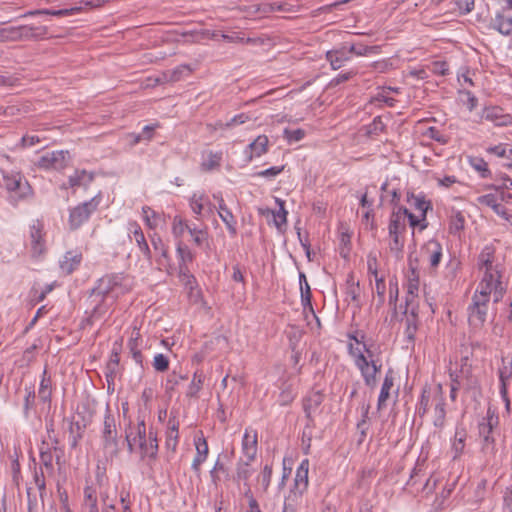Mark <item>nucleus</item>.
<instances>
[{"label": "nucleus", "mask_w": 512, "mask_h": 512, "mask_svg": "<svg viewBox=\"0 0 512 512\" xmlns=\"http://www.w3.org/2000/svg\"><path fill=\"white\" fill-rule=\"evenodd\" d=\"M125 441L129 453H133L135 446L138 445L142 457H148L155 460L158 453L157 433L150 427L147 432L144 418L138 416L137 423H134L128 417V423L124 428Z\"/></svg>", "instance_id": "nucleus-1"}, {"label": "nucleus", "mask_w": 512, "mask_h": 512, "mask_svg": "<svg viewBox=\"0 0 512 512\" xmlns=\"http://www.w3.org/2000/svg\"><path fill=\"white\" fill-rule=\"evenodd\" d=\"M0 185L4 187L12 202L27 200L33 196V189L27 179L19 172H2Z\"/></svg>", "instance_id": "nucleus-2"}, {"label": "nucleus", "mask_w": 512, "mask_h": 512, "mask_svg": "<svg viewBox=\"0 0 512 512\" xmlns=\"http://www.w3.org/2000/svg\"><path fill=\"white\" fill-rule=\"evenodd\" d=\"M126 282L127 278L121 273L107 274L98 280L97 285L91 290L90 294L105 300H108L112 294L113 298H117L129 290Z\"/></svg>", "instance_id": "nucleus-3"}, {"label": "nucleus", "mask_w": 512, "mask_h": 512, "mask_svg": "<svg viewBox=\"0 0 512 512\" xmlns=\"http://www.w3.org/2000/svg\"><path fill=\"white\" fill-rule=\"evenodd\" d=\"M101 441L102 447L105 454L106 459H114L118 457L120 448H119V439L116 428V419L114 415L111 413L109 406L107 405L106 412L103 420V428L101 431Z\"/></svg>", "instance_id": "nucleus-4"}, {"label": "nucleus", "mask_w": 512, "mask_h": 512, "mask_svg": "<svg viewBox=\"0 0 512 512\" xmlns=\"http://www.w3.org/2000/svg\"><path fill=\"white\" fill-rule=\"evenodd\" d=\"M482 296H472L467 307L468 324L473 330H480L488 317L489 303Z\"/></svg>", "instance_id": "nucleus-5"}, {"label": "nucleus", "mask_w": 512, "mask_h": 512, "mask_svg": "<svg viewBox=\"0 0 512 512\" xmlns=\"http://www.w3.org/2000/svg\"><path fill=\"white\" fill-rule=\"evenodd\" d=\"M99 200L96 197L89 201L83 202L70 210L69 213V227L71 230H77L80 228L90 216L97 210Z\"/></svg>", "instance_id": "nucleus-6"}, {"label": "nucleus", "mask_w": 512, "mask_h": 512, "mask_svg": "<svg viewBox=\"0 0 512 512\" xmlns=\"http://www.w3.org/2000/svg\"><path fill=\"white\" fill-rule=\"evenodd\" d=\"M498 423V416L489 408L486 417H484L478 425L479 436L483 439L482 449L485 452H494L495 450L493 430Z\"/></svg>", "instance_id": "nucleus-7"}, {"label": "nucleus", "mask_w": 512, "mask_h": 512, "mask_svg": "<svg viewBox=\"0 0 512 512\" xmlns=\"http://www.w3.org/2000/svg\"><path fill=\"white\" fill-rule=\"evenodd\" d=\"M398 217L389 219L388 234H389V249L396 258L402 257L405 239L403 233L406 230V224L400 223Z\"/></svg>", "instance_id": "nucleus-8"}, {"label": "nucleus", "mask_w": 512, "mask_h": 512, "mask_svg": "<svg viewBox=\"0 0 512 512\" xmlns=\"http://www.w3.org/2000/svg\"><path fill=\"white\" fill-rule=\"evenodd\" d=\"M505 5L491 19V27L502 35H512V0H504Z\"/></svg>", "instance_id": "nucleus-9"}, {"label": "nucleus", "mask_w": 512, "mask_h": 512, "mask_svg": "<svg viewBox=\"0 0 512 512\" xmlns=\"http://www.w3.org/2000/svg\"><path fill=\"white\" fill-rule=\"evenodd\" d=\"M88 300L93 305V308L90 312L86 311L87 317L82 320L81 328L94 325L97 321L103 319L109 310V304L103 298L90 294Z\"/></svg>", "instance_id": "nucleus-10"}, {"label": "nucleus", "mask_w": 512, "mask_h": 512, "mask_svg": "<svg viewBox=\"0 0 512 512\" xmlns=\"http://www.w3.org/2000/svg\"><path fill=\"white\" fill-rule=\"evenodd\" d=\"M68 158V151L47 152L39 158L38 166L43 169L62 170L66 167Z\"/></svg>", "instance_id": "nucleus-11"}, {"label": "nucleus", "mask_w": 512, "mask_h": 512, "mask_svg": "<svg viewBox=\"0 0 512 512\" xmlns=\"http://www.w3.org/2000/svg\"><path fill=\"white\" fill-rule=\"evenodd\" d=\"M442 392V385L438 384L437 387L432 388L429 384H425L422 388L419 401L416 405V414L423 418L428 412L430 406H433L435 396Z\"/></svg>", "instance_id": "nucleus-12"}, {"label": "nucleus", "mask_w": 512, "mask_h": 512, "mask_svg": "<svg viewBox=\"0 0 512 512\" xmlns=\"http://www.w3.org/2000/svg\"><path fill=\"white\" fill-rule=\"evenodd\" d=\"M481 119L493 123L497 127H507L512 125V116L504 113L499 106L485 107L481 113Z\"/></svg>", "instance_id": "nucleus-13"}, {"label": "nucleus", "mask_w": 512, "mask_h": 512, "mask_svg": "<svg viewBox=\"0 0 512 512\" xmlns=\"http://www.w3.org/2000/svg\"><path fill=\"white\" fill-rule=\"evenodd\" d=\"M309 460L303 459L296 470L294 486L290 494L295 498H300L308 487Z\"/></svg>", "instance_id": "nucleus-14"}, {"label": "nucleus", "mask_w": 512, "mask_h": 512, "mask_svg": "<svg viewBox=\"0 0 512 512\" xmlns=\"http://www.w3.org/2000/svg\"><path fill=\"white\" fill-rule=\"evenodd\" d=\"M43 228V223L39 220L34 221L30 226V246L33 257H39L45 251Z\"/></svg>", "instance_id": "nucleus-15"}, {"label": "nucleus", "mask_w": 512, "mask_h": 512, "mask_svg": "<svg viewBox=\"0 0 512 512\" xmlns=\"http://www.w3.org/2000/svg\"><path fill=\"white\" fill-rule=\"evenodd\" d=\"M325 394L321 390H312L303 398V410L308 420L307 426L313 425L312 413L323 403Z\"/></svg>", "instance_id": "nucleus-16"}, {"label": "nucleus", "mask_w": 512, "mask_h": 512, "mask_svg": "<svg viewBox=\"0 0 512 512\" xmlns=\"http://www.w3.org/2000/svg\"><path fill=\"white\" fill-rule=\"evenodd\" d=\"M48 27L43 25H19V41H40L47 38Z\"/></svg>", "instance_id": "nucleus-17"}, {"label": "nucleus", "mask_w": 512, "mask_h": 512, "mask_svg": "<svg viewBox=\"0 0 512 512\" xmlns=\"http://www.w3.org/2000/svg\"><path fill=\"white\" fill-rule=\"evenodd\" d=\"M150 241L154 251L159 254V257L156 259L159 269L168 270L171 267V258L168 254V247L156 233L150 236Z\"/></svg>", "instance_id": "nucleus-18"}, {"label": "nucleus", "mask_w": 512, "mask_h": 512, "mask_svg": "<svg viewBox=\"0 0 512 512\" xmlns=\"http://www.w3.org/2000/svg\"><path fill=\"white\" fill-rule=\"evenodd\" d=\"M120 352H121V344L115 342L113 344V348L111 350L109 361L106 365L105 376L108 383V388L113 384L114 378L118 373V367L120 362Z\"/></svg>", "instance_id": "nucleus-19"}, {"label": "nucleus", "mask_w": 512, "mask_h": 512, "mask_svg": "<svg viewBox=\"0 0 512 512\" xmlns=\"http://www.w3.org/2000/svg\"><path fill=\"white\" fill-rule=\"evenodd\" d=\"M422 255L428 260L431 269L438 267L442 258V246L437 240L428 241L422 248Z\"/></svg>", "instance_id": "nucleus-20"}, {"label": "nucleus", "mask_w": 512, "mask_h": 512, "mask_svg": "<svg viewBox=\"0 0 512 512\" xmlns=\"http://www.w3.org/2000/svg\"><path fill=\"white\" fill-rule=\"evenodd\" d=\"M128 230L133 235V239L137 243V246L139 247L144 257L151 263L152 253L139 224L137 222H130Z\"/></svg>", "instance_id": "nucleus-21"}, {"label": "nucleus", "mask_w": 512, "mask_h": 512, "mask_svg": "<svg viewBox=\"0 0 512 512\" xmlns=\"http://www.w3.org/2000/svg\"><path fill=\"white\" fill-rule=\"evenodd\" d=\"M269 139L266 135H259L253 142H251L245 149L247 161H252L254 157H260L267 153Z\"/></svg>", "instance_id": "nucleus-22"}, {"label": "nucleus", "mask_w": 512, "mask_h": 512, "mask_svg": "<svg viewBox=\"0 0 512 512\" xmlns=\"http://www.w3.org/2000/svg\"><path fill=\"white\" fill-rule=\"evenodd\" d=\"M503 366L499 368L500 395L505 402L506 408L509 409L510 400L507 391V382L512 377V355L508 365H505V359H502Z\"/></svg>", "instance_id": "nucleus-23"}, {"label": "nucleus", "mask_w": 512, "mask_h": 512, "mask_svg": "<svg viewBox=\"0 0 512 512\" xmlns=\"http://www.w3.org/2000/svg\"><path fill=\"white\" fill-rule=\"evenodd\" d=\"M82 261V254L77 251H68L60 262V268L63 273L69 275L73 273Z\"/></svg>", "instance_id": "nucleus-24"}, {"label": "nucleus", "mask_w": 512, "mask_h": 512, "mask_svg": "<svg viewBox=\"0 0 512 512\" xmlns=\"http://www.w3.org/2000/svg\"><path fill=\"white\" fill-rule=\"evenodd\" d=\"M218 214L221 220L226 224L229 234L231 236H235L237 234L236 220L230 209L226 206L222 197H220Z\"/></svg>", "instance_id": "nucleus-25"}, {"label": "nucleus", "mask_w": 512, "mask_h": 512, "mask_svg": "<svg viewBox=\"0 0 512 512\" xmlns=\"http://www.w3.org/2000/svg\"><path fill=\"white\" fill-rule=\"evenodd\" d=\"M275 202L279 206V210L278 211H273V210H271L269 208H266V209H259V212L262 215L272 214L273 217H274V224H275V226L278 229H280L281 226L285 225L286 222H287V214H288V212L285 209V202L282 199L276 198Z\"/></svg>", "instance_id": "nucleus-26"}, {"label": "nucleus", "mask_w": 512, "mask_h": 512, "mask_svg": "<svg viewBox=\"0 0 512 512\" xmlns=\"http://www.w3.org/2000/svg\"><path fill=\"white\" fill-rule=\"evenodd\" d=\"M434 419L433 424L435 427L442 428L445 424L446 410L445 398L443 393H438L434 399Z\"/></svg>", "instance_id": "nucleus-27"}, {"label": "nucleus", "mask_w": 512, "mask_h": 512, "mask_svg": "<svg viewBox=\"0 0 512 512\" xmlns=\"http://www.w3.org/2000/svg\"><path fill=\"white\" fill-rule=\"evenodd\" d=\"M250 462L251 461H248V459H246V460L240 459L238 461L237 467H236L235 479L238 481L244 482V485L247 487L246 495L248 494V492H250V485H249L248 481L254 473V469L251 467Z\"/></svg>", "instance_id": "nucleus-28"}, {"label": "nucleus", "mask_w": 512, "mask_h": 512, "mask_svg": "<svg viewBox=\"0 0 512 512\" xmlns=\"http://www.w3.org/2000/svg\"><path fill=\"white\" fill-rule=\"evenodd\" d=\"M326 59L330 62L333 70L341 68L344 62L351 59L349 50L342 48L340 50H331L326 53Z\"/></svg>", "instance_id": "nucleus-29"}, {"label": "nucleus", "mask_w": 512, "mask_h": 512, "mask_svg": "<svg viewBox=\"0 0 512 512\" xmlns=\"http://www.w3.org/2000/svg\"><path fill=\"white\" fill-rule=\"evenodd\" d=\"M393 374L394 373H393L392 369H389L386 372V375H385V378H384V381H383V384H382V387L380 390V394L378 397V404H377L378 410H381L385 406L386 401L390 396V390L394 385V375Z\"/></svg>", "instance_id": "nucleus-30"}, {"label": "nucleus", "mask_w": 512, "mask_h": 512, "mask_svg": "<svg viewBox=\"0 0 512 512\" xmlns=\"http://www.w3.org/2000/svg\"><path fill=\"white\" fill-rule=\"evenodd\" d=\"M242 451L248 461H253L257 453V434L250 435L245 432L242 440Z\"/></svg>", "instance_id": "nucleus-31"}, {"label": "nucleus", "mask_w": 512, "mask_h": 512, "mask_svg": "<svg viewBox=\"0 0 512 512\" xmlns=\"http://www.w3.org/2000/svg\"><path fill=\"white\" fill-rule=\"evenodd\" d=\"M142 339L139 331L133 332L128 341V348L134 361L140 366L143 365V355L141 352Z\"/></svg>", "instance_id": "nucleus-32"}, {"label": "nucleus", "mask_w": 512, "mask_h": 512, "mask_svg": "<svg viewBox=\"0 0 512 512\" xmlns=\"http://www.w3.org/2000/svg\"><path fill=\"white\" fill-rule=\"evenodd\" d=\"M356 367L360 370L364 383L368 387L374 388L377 384V377H374L367 357H360Z\"/></svg>", "instance_id": "nucleus-33"}, {"label": "nucleus", "mask_w": 512, "mask_h": 512, "mask_svg": "<svg viewBox=\"0 0 512 512\" xmlns=\"http://www.w3.org/2000/svg\"><path fill=\"white\" fill-rule=\"evenodd\" d=\"M495 248L491 245L485 246L478 256V267L480 270L494 269Z\"/></svg>", "instance_id": "nucleus-34"}, {"label": "nucleus", "mask_w": 512, "mask_h": 512, "mask_svg": "<svg viewBox=\"0 0 512 512\" xmlns=\"http://www.w3.org/2000/svg\"><path fill=\"white\" fill-rule=\"evenodd\" d=\"M51 383V378L50 376H48L47 369H44L42 379L39 385L38 396L43 403H48L49 405L51 404L52 398Z\"/></svg>", "instance_id": "nucleus-35"}, {"label": "nucleus", "mask_w": 512, "mask_h": 512, "mask_svg": "<svg viewBox=\"0 0 512 512\" xmlns=\"http://www.w3.org/2000/svg\"><path fill=\"white\" fill-rule=\"evenodd\" d=\"M299 282H300V291H301V302L304 309L309 308L313 313L312 307V293L310 286L306 280V276L303 272L299 274Z\"/></svg>", "instance_id": "nucleus-36"}, {"label": "nucleus", "mask_w": 512, "mask_h": 512, "mask_svg": "<svg viewBox=\"0 0 512 512\" xmlns=\"http://www.w3.org/2000/svg\"><path fill=\"white\" fill-rule=\"evenodd\" d=\"M81 10L80 7H72L70 9L50 10V9H39L31 10L22 15V17L36 16V15H53V16H68L73 15Z\"/></svg>", "instance_id": "nucleus-37"}, {"label": "nucleus", "mask_w": 512, "mask_h": 512, "mask_svg": "<svg viewBox=\"0 0 512 512\" xmlns=\"http://www.w3.org/2000/svg\"><path fill=\"white\" fill-rule=\"evenodd\" d=\"M467 433L465 429L457 428L454 435V440L452 442V452H453V459H458L465 448V441H466Z\"/></svg>", "instance_id": "nucleus-38"}, {"label": "nucleus", "mask_w": 512, "mask_h": 512, "mask_svg": "<svg viewBox=\"0 0 512 512\" xmlns=\"http://www.w3.org/2000/svg\"><path fill=\"white\" fill-rule=\"evenodd\" d=\"M409 270L410 274L408 275V285H407V295L406 296H417V291L419 289V273L417 268L413 265V260L409 258Z\"/></svg>", "instance_id": "nucleus-39"}, {"label": "nucleus", "mask_w": 512, "mask_h": 512, "mask_svg": "<svg viewBox=\"0 0 512 512\" xmlns=\"http://www.w3.org/2000/svg\"><path fill=\"white\" fill-rule=\"evenodd\" d=\"M465 227V216L459 210H453L449 220V233L453 235L460 234Z\"/></svg>", "instance_id": "nucleus-40"}, {"label": "nucleus", "mask_w": 512, "mask_h": 512, "mask_svg": "<svg viewBox=\"0 0 512 512\" xmlns=\"http://www.w3.org/2000/svg\"><path fill=\"white\" fill-rule=\"evenodd\" d=\"M369 409H370V406L367 404H363L362 405V419L357 423V430L359 432V438H358V444L361 445L366 436H367V431L369 430V427H370V424H369V417H368V414H369Z\"/></svg>", "instance_id": "nucleus-41"}, {"label": "nucleus", "mask_w": 512, "mask_h": 512, "mask_svg": "<svg viewBox=\"0 0 512 512\" xmlns=\"http://www.w3.org/2000/svg\"><path fill=\"white\" fill-rule=\"evenodd\" d=\"M92 180L93 175L91 173L85 170H76L75 173L69 177V185L70 187H79L91 183Z\"/></svg>", "instance_id": "nucleus-42"}, {"label": "nucleus", "mask_w": 512, "mask_h": 512, "mask_svg": "<svg viewBox=\"0 0 512 512\" xmlns=\"http://www.w3.org/2000/svg\"><path fill=\"white\" fill-rule=\"evenodd\" d=\"M84 505L87 507L88 512H99L96 490L91 486L84 488Z\"/></svg>", "instance_id": "nucleus-43"}, {"label": "nucleus", "mask_w": 512, "mask_h": 512, "mask_svg": "<svg viewBox=\"0 0 512 512\" xmlns=\"http://www.w3.org/2000/svg\"><path fill=\"white\" fill-rule=\"evenodd\" d=\"M360 205L365 208V213L363 218L368 222L371 220L370 228L371 230L376 229V224L374 222V210L372 208L373 201L369 200L367 197V193L363 194L360 199Z\"/></svg>", "instance_id": "nucleus-44"}, {"label": "nucleus", "mask_w": 512, "mask_h": 512, "mask_svg": "<svg viewBox=\"0 0 512 512\" xmlns=\"http://www.w3.org/2000/svg\"><path fill=\"white\" fill-rule=\"evenodd\" d=\"M0 42H20L19 25L0 28Z\"/></svg>", "instance_id": "nucleus-45"}, {"label": "nucleus", "mask_w": 512, "mask_h": 512, "mask_svg": "<svg viewBox=\"0 0 512 512\" xmlns=\"http://www.w3.org/2000/svg\"><path fill=\"white\" fill-rule=\"evenodd\" d=\"M487 153L493 154L499 158L512 159V149L508 144L500 143L495 146H490L486 149Z\"/></svg>", "instance_id": "nucleus-46"}, {"label": "nucleus", "mask_w": 512, "mask_h": 512, "mask_svg": "<svg viewBox=\"0 0 512 512\" xmlns=\"http://www.w3.org/2000/svg\"><path fill=\"white\" fill-rule=\"evenodd\" d=\"M386 124L383 122L382 116H376L373 121L366 126V134L370 137L377 136L385 132Z\"/></svg>", "instance_id": "nucleus-47"}, {"label": "nucleus", "mask_w": 512, "mask_h": 512, "mask_svg": "<svg viewBox=\"0 0 512 512\" xmlns=\"http://www.w3.org/2000/svg\"><path fill=\"white\" fill-rule=\"evenodd\" d=\"M470 165L478 171L482 178H488L491 176V171L488 168V163L480 157H472L469 160Z\"/></svg>", "instance_id": "nucleus-48"}, {"label": "nucleus", "mask_w": 512, "mask_h": 512, "mask_svg": "<svg viewBox=\"0 0 512 512\" xmlns=\"http://www.w3.org/2000/svg\"><path fill=\"white\" fill-rule=\"evenodd\" d=\"M196 455L194 459H200L201 463H204L208 457L209 448L205 438L199 437L195 439Z\"/></svg>", "instance_id": "nucleus-49"}, {"label": "nucleus", "mask_w": 512, "mask_h": 512, "mask_svg": "<svg viewBox=\"0 0 512 512\" xmlns=\"http://www.w3.org/2000/svg\"><path fill=\"white\" fill-rule=\"evenodd\" d=\"M184 72H186L187 75H189L192 72L189 65H180V66L176 67L175 69L166 72L164 74V77L167 81L177 82V81L181 80Z\"/></svg>", "instance_id": "nucleus-50"}, {"label": "nucleus", "mask_w": 512, "mask_h": 512, "mask_svg": "<svg viewBox=\"0 0 512 512\" xmlns=\"http://www.w3.org/2000/svg\"><path fill=\"white\" fill-rule=\"evenodd\" d=\"M53 458V450L50 445H47L46 450L40 451V462L47 472H52L54 470Z\"/></svg>", "instance_id": "nucleus-51"}, {"label": "nucleus", "mask_w": 512, "mask_h": 512, "mask_svg": "<svg viewBox=\"0 0 512 512\" xmlns=\"http://www.w3.org/2000/svg\"><path fill=\"white\" fill-rule=\"evenodd\" d=\"M176 251L179 258V264H187L193 261V254L191 250L183 242H178Z\"/></svg>", "instance_id": "nucleus-52"}, {"label": "nucleus", "mask_w": 512, "mask_h": 512, "mask_svg": "<svg viewBox=\"0 0 512 512\" xmlns=\"http://www.w3.org/2000/svg\"><path fill=\"white\" fill-rule=\"evenodd\" d=\"M413 206L416 210L421 212L422 221L425 222L427 211L432 209L431 202L427 201L425 196H416L414 197Z\"/></svg>", "instance_id": "nucleus-53"}, {"label": "nucleus", "mask_w": 512, "mask_h": 512, "mask_svg": "<svg viewBox=\"0 0 512 512\" xmlns=\"http://www.w3.org/2000/svg\"><path fill=\"white\" fill-rule=\"evenodd\" d=\"M142 213L147 226L151 229H154L158 225V219L160 218V215L149 206H144L142 208Z\"/></svg>", "instance_id": "nucleus-54"}, {"label": "nucleus", "mask_w": 512, "mask_h": 512, "mask_svg": "<svg viewBox=\"0 0 512 512\" xmlns=\"http://www.w3.org/2000/svg\"><path fill=\"white\" fill-rule=\"evenodd\" d=\"M378 49H379L378 46H366L363 44H352L348 50H349L350 55L355 54L357 56H364L369 53H377Z\"/></svg>", "instance_id": "nucleus-55"}, {"label": "nucleus", "mask_w": 512, "mask_h": 512, "mask_svg": "<svg viewBox=\"0 0 512 512\" xmlns=\"http://www.w3.org/2000/svg\"><path fill=\"white\" fill-rule=\"evenodd\" d=\"M187 230L189 231L190 235L193 238L194 243L197 246H202L205 242H207L208 234L205 230L197 229L196 227H190L186 226Z\"/></svg>", "instance_id": "nucleus-56"}, {"label": "nucleus", "mask_w": 512, "mask_h": 512, "mask_svg": "<svg viewBox=\"0 0 512 512\" xmlns=\"http://www.w3.org/2000/svg\"><path fill=\"white\" fill-rule=\"evenodd\" d=\"M202 385H203V375L195 373L193 380L188 387L187 396L188 397H196L198 392L201 390Z\"/></svg>", "instance_id": "nucleus-57"}, {"label": "nucleus", "mask_w": 512, "mask_h": 512, "mask_svg": "<svg viewBox=\"0 0 512 512\" xmlns=\"http://www.w3.org/2000/svg\"><path fill=\"white\" fill-rule=\"evenodd\" d=\"M305 136V131L301 128L290 130L285 128L283 131V137L288 141V143L301 141Z\"/></svg>", "instance_id": "nucleus-58"}, {"label": "nucleus", "mask_w": 512, "mask_h": 512, "mask_svg": "<svg viewBox=\"0 0 512 512\" xmlns=\"http://www.w3.org/2000/svg\"><path fill=\"white\" fill-rule=\"evenodd\" d=\"M153 367L158 372H165L169 368V359L162 353L155 355Z\"/></svg>", "instance_id": "nucleus-59"}, {"label": "nucleus", "mask_w": 512, "mask_h": 512, "mask_svg": "<svg viewBox=\"0 0 512 512\" xmlns=\"http://www.w3.org/2000/svg\"><path fill=\"white\" fill-rule=\"evenodd\" d=\"M283 5L279 3H262L258 5L257 12L261 15H267L275 11H283Z\"/></svg>", "instance_id": "nucleus-60"}, {"label": "nucleus", "mask_w": 512, "mask_h": 512, "mask_svg": "<svg viewBox=\"0 0 512 512\" xmlns=\"http://www.w3.org/2000/svg\"><path fill=\"white\" fill-rule=\"evenodd\" d=\"M492 291V285L480 281L478 288L474 292L473 296H482L484 299H486L485 301L490 302Z\"/></svg>", "instance_id": "nucleus-61"}, {"label": "nucleus", "mask_w": 512, "mask_h": 512, "mask_svg": "<svg viewBox=\"0 0 512 512\" xmlns=\"http://www.w3.org/2000/svg\"><path fill=\"white\" fill-rule=\"evenodd\" d=\"M26 396L24 399L23 413L26 418L29 417V411L35 404V392L33 389H26Z\"/></svg>", "instance_id": "nucleus-62"}, {"label": "nucleus", "mask_w": 512, "mask_h": 512, "mask_svg": "<svg viewBox=\"0 0 512 512\" xmlns=\"http://www.w3.org/2000/svg\"><path fill=\"white\" fill-rule=\"evenodd\" d=\"M416 297L417 296H413V295L406 296L405 310H404L403 314H410L413 312L414 316L418 317L419 307H418V303L416 302Z\"/></svg>", "instance_id": "nucleus-63"}, {"label": "nucleus", "mask_w": 512, "mask_h": 512, "mask_svg": "<svg viewBox=\"0 0 512 512\" xmlns=\"http://www.w3.org/2000/svg\"><path fill=\"white\" fill-rule=\"evenodd\" d=\"M283 170H284L283 165L282 166H273L268 169L257 172L255 174V176L262 177V178H274L277 175H279L280 173H282Z\"/></svg>", "instance_id": "nucleus-64"}]
</instances>
